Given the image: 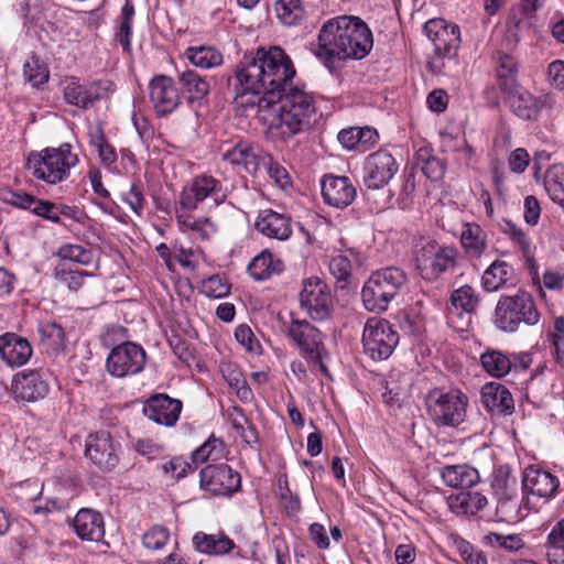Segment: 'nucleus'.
I'll use <instances>...</instances> for the list:
<instances>
[{
	"label": "nucleus",
	"mask_w": 564,
	"mask_h": 564,
	"mask_svg": "<svg viewBox=\"0 0 564 564\" xmlns=\"http://www.w3.org/2000/svg\"><path fill=\"white\" fill-rule=\"evenodd\" d=\"M415 268L426 281H436L457 264L455 248L441 245L435 240L422 239L414 250Z\"/></svg>",
	"instance_id": "obj_8"
},
{
	"label": "nucleus",
	"mask_w": 564,
	"mask_h": 564,
	"mask_svg": "<svg viewBox=\"0 0 564 564\" xmlns=\"http://www.w3.org/2000/svg\"><path fill=\"white\" fill-rule=\"evenodd\" d=\"M121 199L138 216L142 215L147 205L143 185L141 182H132L127 191L121 193Z\"/></svg>",
	"instance_id": "obj_50"
},
{
	"label": "nucleus",
	"mask_w": 564,
	"mask_h": 564,
	"mask_svg": "<svg viewBox=\"0 0 564 564\" xmlns=\"http://www.w3.org/2000/svg\"><path fill=\"white\" fill-rule=\"evenodd\" d=\"M497 82L502 93L513 91L518 86V64L516 59L505 53L497 54Z\"/></svg>",
	"instance_id": "obj_38"
},
{
	"label": "nucleus",
	"mask_w": 564,
	"mask_h": 564,
	"mask_svg": "<svg viewBox=\"0 0 564 564\" xmlns=\"http://www.w3.org/2000/svg\"><path fill=\"white\" fill-rule=\"evenodd\" d=\"M199 478L200 487L215 496H231L241 486L239 473L227 464L205 466Z\"/></svg>",
	"instance_id": "obj_18"
},
{
	"label": "nucleus",
	"mask_w": 564,
	"mask_h": 564,
	"mask_svg": "<svg viewBox=\"0 0 564 564\" xmlns=\"http://www.w3.org/2000/svg\"><path fill=\"white\" fill-rule=\"evenodd\" d=\"M295 75L292 58L282 47L271 45L245 55L228 86L236 100L250 97L240 105H257L258 117L270 133L288 142L308 130L317 109L314 94L292 84Z\"/></svg>",
	"instance_id": "obj_1"
},
{
	"label": "nucleus",
	"mask_w": 564,
	"mask_h": 564,
	"mask_svg": "<svg viewBox=\"0 0 564 564\" xmlns=\"http://www.w3.org/2000/svg\"><path fill=\"white\" fill-rule=\"evenodd\" d=\"M544 187L549 197L564 207V166L552 165L544 176Z\"/></svg>",
	"instance_id": "obj_43"
},
{
	"label": "nucleus",
	"mask_w": 564,
	"mask_h": 564,
	"mask_svg": "<svg viewBox=\"0 0 564 564\" xmlns=\"http://www.w3.org/2000/svg\"><path fill=\"white\" fill-rule=\"evenodd\" d=\"M229 290V285L219 274L203 280L200 285V293L212 299H221L228 295Z\"/></svg>",
	"instance_id": "obj_53"
},
{
	"label": "nucleus",
	"mask_w": 564,
	"mask_h": 564,
	"mask_svg": "<svg viewBox=\"0 0 564 564\" xmlns=\"http://www.w3.org/2000/svg\"><path fill=\"white\" fill-rule=\"evenodd\" d=\"M133 17L134 6L129 0H126L116 22L113 41L120 45L122 51L129 56L132 54L131 37L133 33Z\"/></svg>",
	"instance_id": "obj_35"
},
{
	"label": "nucleus",
	"mask_w": 564,
	"mask_h": 564,
	"mask_svg": "<svg viewBox=\"0 0 564 564\" xmlns=\"http://www.w3.org/2000/svg\"><path fill=\"white\" fill-rule=\"evenodd\" d=\"M149 95L159 117L172 113L181 104L178 89L173 78L166 75H156L150 80Z\"/></svg>",
	"instance_id": "obj_22"
},
{
	"label": "nucleus",
	"mask_w": 564,
	"mask_h": 564,
	"mask_svg": "<svg viewBox=\"0 0 564 564\" xmlns=\"http://www.w3.org/2000/svg\"><path fill=\"white\" fill-rule=\"evenodd\" d=\"M37 332L42 345L47 354L57 355L65 348V332L63 327L53 321L39 324Z\"/></svg>",
	"instance_id": "obj_40"
},
{
	"label": "nucleus",
	"mask_w": 564,
	"mask_h": 564,
	"mask_svg": "<svg viewBox=\"0 0 564 564\" xmlns=\"http://www.w3.org/2000/svg\"><path fill=\"white\" fill-rule=\"evenodd\" d=\"M487 503L486 496L478 491H460L448 497V506L457 514L474 516Z\"/></svg>",
	"instance_id": "obj_37"
},
{
	"label": "nucleus",
	"mask_w": 564,
	"mask_h": 564,
	"mask_svg": "<svg viewBox=\"0 0 564 564\" xmlns=\"http://www.w3.org/2000/svg\"><path fill=\"white\" fill-rule=\"evenodd\" d=\"M441 477L447 487L470 488L479 482V473L469 465H447L441 469Z\"/></svg>",
	"instance_id": "obj_32"
},
{
	"label": "nucleus",
	"mask_w": 564,
	"mask_h": 564,
	"mask_svg": "<svg viewBox=\"0 0 564 564\" xmlns=\"http://www.w3.org/2000/svg\"><path fill=\"white\" fill-rule=\"evenodd\" d=\"M1 198L7 204H10L22 209L31 210L36 200V197H34L33 195L14 191H3L1 194Z\"/></svg>",
	"instance_id": "obj_57"
},
{
	"label": "nucleus",
	"mask_w": 564,
	"mask_h": 564,
	"mask_svg": "<svg viewBox=\"0 0 564 564\" xmlns=\"http://www.w3.org/2000/svg\"><path fill=\"white\" fill-rule=\"evenodd\" d=\"M283 270V261L275 258L269 250L260 252L248 265L249 274L257 281L267 280Z\"/></svg>",
	"instance_id": "obj_36"
},
{
	"label": "nucleus",
	"mask_w": 564,
	"mask_h": 564,
	"mask_svg": "<svg viewBox=\"0 0 564 564\" xmlns=\"http://www.w3.org/2000/svg\"><path fill=\"white\" fill-rule=\"evenodd\" d=\"M56 275L57 279L62 283L66 284L69 290L77 291L83 284L84 276L87 274L83 271L63 269L57 271Z\"/></svg>",
	"instance_id": "obj_64"
},
{
	"label": "nucleus",
	"mask_w": 564,
	"mask_h": 564,
	"mask_svg": "<svg viewBox=\"0 0 564 564\" xmlns=\"http://www.w3.org/2000/svg\"><path fill=\"white\" fill-rule=\"evenodd\" d=\"M321 186L324 202L339 209L352 204L357 195L356 187L347 176L326 175Z\"/></svg>",
	"instance_id": "obj_25"
},
{
	"label": "nucleus",
	"mask_w": 564,
	"mask_h": 564,
	"mask_svg": "<svg viewBox=\"0 0 564 564\" xmlns=\"http://www.w3.org/2000/svg\"><path fill=\"white\" fill-rule=\"evenodd\" d=\"M333 299L328 285L317 276L303 281L300 305L307 315L317 322L327 319L332 313Z\"/></svg>",
	"instance_id": "obj_14"
},
{
	"label": "nucleus",
	"mask_w": 564,
	"mask_h": 564,
	"mask_svg": "<svg viewBox=\"0 0 564 564\" xmlns=\"http://www.w3.org/2000/svg\"><path fill=\"white\" fill-rule=\"evenodd\" d=\"M422 173L431 181H438L445 173V164L436 156H427L422 159Z\"/></svg>",
	"instance_id": "obj_59"
},
{
	"label": "nucleus",
	"mask_w": 564,
	"mask_h": 564,
	"mask_svg": "<svg viewBox=\"0 0 564 564\" xmlns=\"http://www.w3.org/2000/svg\"><path fill=\"white\" fill-rule=\"evenodd\" d=\"M546 555L564 551V518L560 519L551 529L544 544Z\"/></svg>",
	"instance_id": "obj_56"
},
{
	"label": "nucleus",
	"mask_w": 564,
	"mask_h": 564,
	"mask_svg": "<svg viewBox=\"0 0 564 564\" xmlns=\"http://www.w3.org/2000/svg\"><path fill=\"white\" fill-rule=\"evenodd\" d=\"M79 163L78 155L72 152L69 143L58 148H46L28 158V169L37 180L55 185L68 178L70 169Z\"/></svg>",
	"instance_id": "obj_6"
},
{
	"label": "nucleus",
	"mask_w": 564,
	"mask_h": 564,
	"mask_svg": "<svg viewBox=\"0 0 564 564\" xmlns=\"http://www.w3.org/2000/svg\"><path fill=\"white\" fill-rule=\"evenodd\" d=\"M235 337L237 341L243 346L250 352H258L260 349V344L258 339L254 337L251 328L246 325H239L235 330Z\"/></svg>",
	"instance_id": "obj_60"
},
{
	"label": "nucleus",
	"mask_w": 564,
	"mask_h": 564,
	"mask_svg": "<svg viewBox=\"0 0 564 564\" xmlns=\"http://www.w3.org/2000/svg\"><path fill=\"white\" fill-rule=\"evenodd\" d=\"M467 395L459 389H433L426 395L431 420L438 427H458L466 419Z\"/></svg>",
	"instance_id": "obj_7"
},
{
	"label": "nucleus",
	"mask_w": 564,
	"mask_h": 564,
	"mask_svg": "<svg viewBox=\"0 0 564 564\" xmlns=\"http://www.w3.org/2000/svg\"><path fill=\"white\" fill-rule=\"evenodd\" d=\"M518 283L519 276L514 268L503 260L494 261L481 276V285L487 292L514 288Z\"/></svg>",
	"instance_id": "obj_29"
},
{
	"label": "nucleus",
	"mask_w": 564,
	"mask_h": 564,
	"mask_svg": "<svg viewBox=\"0 0 564 564\" xmlns=\"http://www.w3.org/2000/svg\"><path fill=\"white\" fill-rule=\"evenodd\" d=\"M48 378V370L43 368L18 372L11 383L13 399L28 403L44 399L50 391Z\"/></svg>",
	"instance_id": "obj_17"
},
{
	"label": "nucleus",
	"mask_w": 564,
	"mask_h": 564,
	"mask_svg": "<svg viewBox=\"0 0 564 564\" xmlns=\"http://www.w3.org/2000/svg\"><path fill=\"white\" fill-rule=\"evenodd\" d=\"M144 365V349L131 341L112 348L106 360L108 372L117 378L137 375L143 370Z\"/></svg>",
	"instance_id": "obj_15"
},
{
	"label": "nucleus",
	"mask_w": 564,
	"mask_h": 564,
	"mask_svg": "<svg viewBox=\"0 0 564 564\" xmlns=\"http://www.w3.org/2000/svg\"><path fill=\"white\" fill-rule=\"evenodd\" d=\"M460 242L466 256L470 259H479L488 248L487 234L475 223L464 225Z\"/></svg>",
	"instance_id": "obj_33"
},
{
	"label": "nucleus",
	"mask_w": 564,
	"mask_h": 564,
	"mask_svg": "<svg viewBox=\"0 0 564 564\" xmlns=\"http://www.w3.org/2000/svg\"><path fill=\"white\" fill-rule=\"evenodd\" d=\"M193 546L199 553L223 556L230 553L236 547V543L225 533L197 532L193 536Z\"/></svg>",
	"instance_id": "obj_31"
},
{
	"label": "nucleus",
	"mask_w": 564,
	"mask_h": 564,
	"mask_svg": "<svg viewBox=\"0 0 564 564\" xmlns=\"http://www.w3.org/2000/svg\"><path fill=\"white\" fill-rule=\"evenodd\" d=\"M137 453L148 459H156L163 455V447L149 438H141L133 443Z\"/></svg>",
	"instance_id": "obj_63"
},
{
	"label": "nucleus",
	"mask_w": 564,
	"mask_h": 564,
	"mask_svg": "<svg viewBox=\"0 0 564 564\" xmlns=\"http://www.w3.org/2000/svg\"><path fill=\"white\" fill-rule=\"evenodd\" d=\"M170 532L166 528L154 525L147 531L142 536V543L144 547L149 550H160L169 541Z\"/></svg>",
	"instance_id": "obj_55"
},
{
	"label": "nucleus",
	"mask_w": 564,
	"mask_h": 564,
	"mask_svg": "<svg viewBox=\"0 0 564 564\" xmlns=\"http://www.w3.org/2000/svg\"><path fill=\"white\" fill-rule=\"evenodd\" d=\"M517 477L509 465H501L495 469L491 480V489L497 499V514L501 520L508 521L516 518L518 512Z\"/></svg>",
	"instance_id": "obj_13"
},
{
	"label": "nucleus",
	"mask_w": 564,
	"mask_h": 564,
	"mask_svg": "<svg viewBox=\"0 0 564 564\" xmlns=\"http://www.w3.org/2000/svg\"><path fill=\"white\" fill-rule=\"evenodd\" d=\"M372 45V33L360 18L341 15L323 24L314 53L330 73H335L343 61L365 58Z\"/></svg>",
	"instance_id": "obj_2"
},
{
	"label": "nucleus",
	"mask_w": 564,
	"mask_h": 564,
	"mask_svg": "<svg viewBox=\"0 0 564 564\" xmlns=\"http://www.w3.org/2000/svg\"><path fill=\"white\" fill-rule=\"evenodd\" d=\"M286 334L296 345L303 358L318 367L325 376H329L328 368L324 364L328 352L324 345V335L317 327L306 319H292L286 328Z\"/></svg>",
	"instance_id": "obj_9"
},
{
	"label": "nucleus",
	"mask_w": 564,
	"mask_h": 564,
	"mask_svg": "<svg viewBox=\"0 0 564 564\" xmlns=\"http://www.w3.org/2000/svg\"><path fill=\"white\" fill-rule=\"evenodd\" d=\"M424 34L434 45V56L429 61V69L435 74H448L452 65H457L458 50L462 43L457 24L435 18L425 22Z\"/></svg>",
	"instance_id": "obj_3"
},
{
	"label": "nucleus",
	"mask_w": 564,
	"mask_h": 564,
	"mask_svg": "<svg viewBox=\"0 0 564 564\" xmlns=\"http://www.w3.org/2000/svg\"><path fill=\"white\" fill-rule=\"evenodd\" d=\"M329 272L336 279L340 289H345L351 278L352 263L346 254H338L330 259Z\"/></svg>",
	"instance_id": "obj_49"
},
{
	"label": "nucleus",
	"mask_w": 564,
	"mask_h": 564,
	"mask_svg": "<svg viewBox=\"0 0 564 564\" xmlns=\"http://www.w3.org/2000/svg\"><path fill=\"white\" fill-rule=\"evenodd\" d=\"M482 543L489 546H498L508 552H517L524 547L525 543L519 534H501L490 532L482 538Z\"/></svg>",
	"instance_id": "obj_47"
},
{
	"label": "nucleus",
	"mask_w": 564,
	"mask_h": 564,
	"mask_svg": "<svg viewBox=\"0 0 564 564\" xmlns=\"http://www.w3.org/2000/svg\"><path fill=\"white\" fill-rule=\"evenodd\" d=\"M254 226L261 235L279 241L288 240L293 232L292 218L272 209L260 210Z\"/></svg>",
	"instance_id": "obj_28"
},
{
	"label": "nucleus",
	"mask_w": 564,
	"mask_h": 564,
	"mask_svg": "<svg viewBox=\"0 0 564 564\" xmlns=\"http://www.w3.org/2000/svg\"><path fill=\"white\" fill-rule=\"evenodd\" d=\"M89 144L94 147L100 159V162L110 167L117 162V153L115 148L108 142L104 129L100 124L89 126L88 128Z\"/></svg>",
	"instance_id": "obj_41"
},
{
	"label": "nucleus",
	"mask_w": 564,
	"mask_h": 564,
	"mask_svg": "<svg viewBox=\"0 0 564 564\" xmlns=\"http://www.w3.org/2000/svg\"><path fill=\"white\" fill-rule=\"evenodd\" d=\"M274 9L284 25H296L304 19L305 11L301 0H276Z\"/></svg>",
	"instance_id": "obj_44"
},
{
	"label": "nucleus",
	"mask_w": 564,
	"mask_h": 564,
	"mask_svg": "<svg viewBox=\"0 0 564 564\" xmlns=\"http://www.w3.org/2000/svg\"><path fill=\"white\" fill-rule=\"evenodd\" d=\"M32 213L54 224H61V218L57 216V205L52 202L36 198Z\"/></svg>",
	"instance_id": "obj_61"
},
{
	"label": "nucleus",
	"mask_w": 564,
	"mask_h": 564,
	"mask_svg": "<svg viewBox=\"0 0 564 564\" xmlns=\"http://www.w3.org/2000/svg\"><path fill=\"white\" fill-rule=\"evenodd\" d=\"M484 370L491 377L502 378L511 372L509 354L496 349H487L480 355Z\"/></svg>",
	"instance_id": "obj_42"
},
{
	"label": "nucleus",
	"mask_w": 564,
	"mask_h": 564,
	"mask_svg": "<svg viewBox=\"0 0 564 564\" xmlns=\"http://www.w3.org/2000/svg\"><path fill=\"white\" fill-rule=\"evenodd\" d=\"M225 444L220 438L210 435L198 448L192 453L194 464H203L207 460H217L223 457Z\"/></svg>",
	"instance_id": "obj_45"
},
{
	"label": "nucleus",
	"mask_w": 564,
	"mask_h": 564,
	"mask_svg": "<svg viewBox=\"0 0 564 564\" xmlns=\"http://www.w3.org/2000/svg\"><path fill=\"white\" fill-rule=\"evenodd\" d=\"M406 281V273L398 267H387L372 272L361 290L365 308L376 313L387 311Z\"/></svg>",
	"instance_id": "obj_4"
},
{
	"label": "nucleus",
	"mask_w": 564,
	"mask_h": 564,
	"mask_svg": "<svg viewBox=\"0 0 564 564\" xmlns=\"http://www.w3.org/2000/svg\"><path fill=\"white\" fill-rule=\"evenodd\" d=\"M184 55L193 66L202 69L218 67L224 62L223 54L214 46H189L185 50Z\"/></svg>",
	"instance_id": "obj_39"
},
{
	"label": "nucleus",
	"mask_w": 564,
	"mask_h": 564,
	"mask_svg": "<svg viewBox=\"0 0 564 564\" xmlns=\"http://www.w3.org/2000/svg\"><path fill=\"white\" fill-rule=\"evenodd\" d=\"M279 490L281 500L283 501L286 511L292 513L299 512L301 509L300 498L296 495L292 494V491L289 488L286 478L279 479Z\"/></svg>",
	"instance_id": "obj_62"
},
{
	"label": "nucleus",
	"mask_w": 564,
	"mask_h": 564,
	"mask_svg": "<svg viewBox=\"0 0 564 564\" xmlns=\"http://www.w3.org/2000/svg\"><path fill=\"white\" fill-rule=\"evenodd\" d=\"M261 164L267 170L269 177L282 189L291 186V177L280 163L272 160L271 156H264L261 159Z\"/></svg>",
	"instance_id": "obj_52"
},
{
	"label": "nucleus",
	"mask_w": 564,
	"mask_h": 564,
	"mask_svg": "<svg viewBox=\"0 0 564 564\" xmlns=\"http://www.w3.org/2000/svg\"><path fill=\"white\" fill-rule=\"evenodd\" d=\"M558 488V478L550 471L532 465L523 470L522 489L524 492L551 500L557 495Z\"/></svg>",
	"instance_id": "obj_23"
},
{
	"label": "nucleus",
	"mask_w": 564,
	"mask_h": 564,
	"mask_svg": "<svg viewBox=\"0 0 564 564\" xmlns=\"http://www.w3.org/2000/svg\"><path fill=\"white\" fill-rule=\"evenodd\" d=\"M481 402L490 413L509 414L514 409L512 394L503 384L497 382L482 387Z\"/></svg>",
	"instance_id": "obj_30"
},
{
	"label": "nucleus",
	"mask_w": 564,
	"mask_h": 564,
	"mask_svg": "<svg viewBox=\"0 0 564 564\" xmlns=\"http://www.w3.org/2000/svg\"><path fill=\"white\" fill-rule=\"evenodd\" d=\"M506 94L511 111L522 120H536L541 110L550 106L551 98L547 95L535 97L530 91L520 88V86Z\"/></svg>",
	"instance_id": "obj_24"
},
{
	"label": "nucleus",
	"mask_w": 564,
	"mask_h": 564,
	"mask_svg": "<svg viewBox=\"0 0 564 564\" xmlns=\"http://www.w3.org/2000/svg\"><path fill=\"white\" fill-rule=\"evenodd\" d=\"M23 76L25 82L32 87L39 88L47 83L50 72L47 66L43 64L40 58L32 56L23 65Z\"/></svg>",
	"instance_id": "obj_46"
},
{
	"label": "nucleus",
	"mask_w": 564,
	"mask_h": 564,
	"mask_svg": "<svg viewBox=\"0 0 564 564\" xmlns=\"http://www.w3.org/2000/svg\"><path fill=\"white\" fill-rule=\"evenodd\" d=\"M400 340L397 329L384 318H369L362 333L365 354L373 361L387 360Z\"/></svg>",
	"instance_id": "obj_10"
},
{
	"label": "nucleus",
	"mask_w": 564,
	"mask_h": 564,
	"mask_svg": "<svg viewBox=\"0 0 564 564\" xmlns=\"http://www.w3.org/2000/svg\"><path fill=\"white\" fill-rule=\"evenodd\" d=\"M451 302L456 308H460L465 313H471L476 310L479 297L475 289L466 284L452 293Z\"/></svg>",
	"instance_id": "obj_48"
},
{
	"label": "nucleus",
	"mask_w": 564,
	"mask_h": 564,
	"mask_svg": "<svg viewBox=\"0 0 564 564\" xmlns=\"http://www.w3.org/2000/svg\"><path fill=\"white\" fill-rule=\"evenodd\" d=\"M178 83L191 102L202 104L210 90L207 78L194 69H185L180 73Z\"/></svg>",
	"instance_id": "obj_34"
},
{
	"label": "nucleus",
	"mask_w": 564,
	"mask_h": 564,
	"mask_svg": "<svg viewBox=\"0 0 564 564\" xmlns=\"http://www.w3.org/2000/svg\"><path fill=\"white\" fill-rule=\"evenodd\" d=\"M70 525L82 541L100 542L105 538L102 514L91 508H82L73 518Z\"/></svg>",
	"instance_id": "obj_26"
},
{
	"label": "nucleus",
	"mask_w": 564,
	"mask_h": 564,
	"mask_svg": "<svg viewBox=\"0 0 564 564\" xmlns=\"http://www.w3.org/2000/svg\"><path fill=\"white\" fill-rule=\"evenodd\" d=\"M540 321V312L532 295L518 290L512 295H501L495 308L494 323L505 333H514L521 324L534 326Z\"/></svg>",
	"instance_id": "obj_5"
},
{
	"label": "nucleus",
	"mask_w": 564,
	"mask_h": 564,
	"mask_svg": "<svg viewBox=\"0 0 564 564\" xmlns=\"http://www.w3.org/2000/svg\"><path fill=\"white\" fill-rule=\"evenodd\" d=\"M498 226L499 230L509 237L518 250H521L531 245L530 239L525 232L521 228L517 227L512 221L502 219Z\"/></svg>",
	"instance_id": "obj_54"
},
{
	"label": "nucleus",
	"mask_w": 564,
	"mask_h": 564,
	"mask_svg": "<svg viewBox=\"0 0 564 564\" xmlns=\"http://www.w3.org/2000/svg\"><path fill=\"white\" fill-rule=\"evenodd\" d=\"M219 153L223 161L240 167L249 174H256L261 166L262 158L254 151L249 141L240 138L223 141Z\"/></svg>",
	"instance_id": "obj_20"
},
{
	"label": "nucleus",
	"mask_w": 564,
	"mask_h": 564,
	"mask_svg": "<svg viewBox=\"0 0 564 564\" xmlns=\"http://www.w3.org/2000/svg\"><path fill=\"white\" fill-rule=\"evenodd\" d=\"M398 171L399 164L391 153L376 151L365 161L364 184L369 189H380L389 184Z\"/></svg>",
	"instance_id": "obj_19"
},
{
	"label": "nucleus",
	"mask_w": 564,
	"mask_h": 564,
	"mask_svg": "<svg viewBox=\"0 0 564 564\" xmlns=\"http://www.w3.org/2000/svg\"><path fill=\"white\" fill-rule=\"evenodd\" d=\"M32 355L33 348L26 338L15 333L0 335V358L8 367H22Z\"/></svg>",
	"instance_id": "obj_27"
},
{
	"label": "nucleus",
	"mask_w": 564,
	"mask_h": 564,
	"mask_svg": "<svg viewBox=\"0 0 564 564\" xmlns=\"http://www.w3.org/2000/svg\"><path fill=\"white\" fill-rule=\"evenodd\" d=\"M182 409L181 400L165 393H155L145 400L142 413L158 425L172 427L178 421Z\"/></svg>",
	"instance_id": "obj_21"
},
{
	"label": "nucleus",
	"mask_w": 564,
	"mask_h": 564,
	"mask_svg": "<svg viewBox=\"0 0 564 564\" xmlns=\"http://www.w3.org/2000/svg\"><path fill=\"white\" fill-rule=\"evenodd\" d=\"M120 445L109 432L90 433L85 441V457L102 471H111L119 464Z\"/></svg>",
	"instance_id": "obj_16"
},
{
	"label": "nucleus",
	"mask_w": 564,
	"mask_h": 564,
	"mask_svg": "<svg viewBox=\"0 0 564 564\" xmlns=\"http://www.w3.org/2000/svg\"><path fill=\"white\" fill-rule=\"evenodd\" d=\"M228 197V188L209 174L195 176L191 184L185 186L180 195V206L185 210H195L199 203L212 198L216 206L223 204Z\"/></svg>",
	"instance_id": "obj_12"
},
{
	"label": "nucleus",
	"mask_w": 564,
	"mask_h": 564,
	"mask_svg": "<svg viewBox=\"0 0 564 564\" xmlns=\"http://www.w3.org/2000/svg\"><path fill=\"white\" fill-rule=\"evenodd\" d=\"M113 90L115 85L109 79L80 82L76 77L65 79L62 88L64 101L80 110L91 108Z\"/></svg>",
	"instance_id": "obj_11"
},
{
	"label": "nucleus",
	"mask_w": 564,
	"mask_h": 564,
	"mask_svg": "<svg viewBox=\"0 0 564 564\" xmlns=\"http://www.w3.org/2000/svg\"><path fill=\"white\" fill-rule=\"evenodd\" d=\"M161 469L172 478L180 479L192 471V465L182 457H174L161 465Z\"/></svg>",
	"instance_id": "obj_58"
},
{
	"label": "nucleus",
	"mask_w": 564,
	"mask_h": 564,
	"mask_svg": "<svg viewBox=\"0 0 564 564\" xmlns=\"http://www.w3.org/2000/svg\"><path fill=\"white\" fill-rule=\"evenodd\" d=\"M58 257L75 263L87 265L93 261L94 254L90 249L79 245H64L58 249Z\"/></svg>",
	"instance_id": "obj_51"
}]
</instances>
